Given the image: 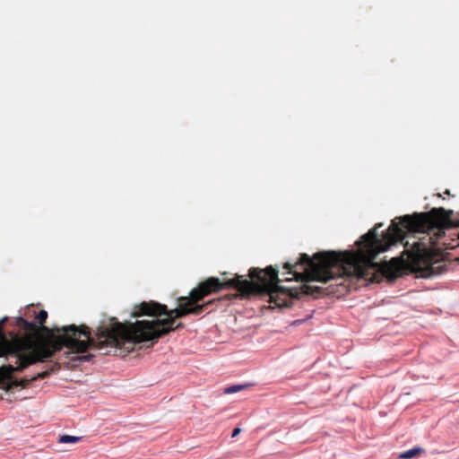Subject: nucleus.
Masks as SVG:
<instances>
[{"instance_id": "nucleus-1", "label": "nucleus", "mask_w": 459, "mask_h": 459, "mask_svg": "<svg viewBox=\"0 0 459 459\" xmlns=\"http://www.w3.org/2000/svg\"><path fill=\"white\" fill-rule=\"evenodd\" d=\"M452 211L433 208L428 212L414 213L395 218L379 238L377 224L356 242L357 250L343 252H317V282H327L339 278L356 277L371 282H380L383 278L394 281L402 275L403 260L393 258L381 264L375 262L379 253L391 246L403 242L408 233L425 234L408 249V263L411 271L421 278H429L444 272L446 264H441L437 254L430 248L435 244L431 234L437 239L444 235V230L450 226Z\"/></svg>"}, {"instance_id": "nucleus-5", "label": "nucleus", "mask_w": 459, "mask_h": 459, "mask_svg": "<svg viewBox=\"0 0 459 459\" xmlns=\"http://www.w3.org/2000/svg\"><path fill=\"white\" fill-rule=\"evenodd\" d=\"M248 276L251 281L244 279L243 276L236 275V277L230 280L221 281L215 277H209L205 281L200 282L196 288L193 289L189 296L192 301L196 304L203 300L206 296L219 292L224 289H235L238 290L243 296L257 295L261 292H269L271 298L278 297L279 291L272 290V281L276 279L277 274L272 267L250 268Z\"/></svg>"}, {"instance_id": "nucleus-8", "label": "nucleus", "mask_w": 459, "mask_h": 459, "mask_svg": "<svg viewBox=\"0 0 459 459\" xmlns=\"http://www.w3.org/2000/svg\"><path fill=\"white\" fill-rule=\"evenodd\" d=\"M82 439L81 437L63 435L58 438L59 443H76Z\"/></svg>"}, {"instance_id": "nucleus-12", "label": "nucleus", "mask_w": 459, "mask_h": 459, "mask_svg": "<svg viewBox=\"0 0 459 459\" xmlns=\"http://www.w3.org/2000/svg\"><path fill=\"white\" fill-rule=\"evenodd\" d=\"M316 291H317V297H318L321 294V289L319 287H317Z\"/></svg>"}, {"instance_id": "nucleus-6", "label": "nucleus", "mask_w": 459, "mask_h": 459, "mask_svg": "<svg viewBox=\"0 0 459 459\" xmlns=\"http://www.w3.org/2000/svg\"><path fill=\"white\" fill-rule=\"evenodd\" d=\"M47 318L48 312L46 310H40L39 312V314L35 316V322H29L22 317H18L16 319V325L21 331L23 332V335H17L19 337L31 335V338L34 342L48 339L50 336H65V333L64 328L66 326L53 327L50 329L43 325L47 321Z\"/></svg>"}, {"instance_id": "nucleus-2", "label": "nucleus", "mask_w": 459, "mask_h": 459, "mask_svg": "<svg viewBox=\"0 0 459 459\" xmlns=\"http://www.w3.org/2000/svg\"><path fill=\"white\" fill-rule=\"evenodd\" d=\"M196 304L191 297H180L178 306L168 309L166 305L155 301H143L134 306L133 316H148L156 317L154 320H137L134 323H120L111 317L108 324L100 325L95 331L97 348L104 355H108L117 349L130 351L134 344L160 338L169 333L183 328L182 323H176L177 318L189 314L200 315L204 307L212 303Z\"/></svg>"}, {"instance_id": "nucleus-11", "label": "nucleus", "mask_w": 459, "mask_h": 459, "mask_svg": "<svg viewBox=\"0 0 459 459\" xmlns=\"http://www.w3.org/2000/svg\"><path fill=\"white\" fill-rule=\"evenodd\" d=\"M240 431H241V429L239 428L234 429L233 431H232L231 437H237L240 433Z\"/></svg>"}, {"instance_id": "nucleus-7", "label": "nucleus", "mask_w": 459, "mask_h": 459, "mask_svg": "<svg viewBox=\"0 0 459 459\" xmlns=\"http://www.w3.org/2000/svg\"><path fill=\"white\" fill-rule=\"evenodd\" d=\"M423 449L421 447H414L399 455L400 459H411L415 456L423 453Z\"/></svg>"}, {"instance_id": "nucleus-13", "label": "nucleus", "mask_w": 459, "mask_h": 459, "mask_svg": "<svg viewBox=\"0 0 459 459\" xmlns=\"http://www.w3.org/2000/svg\"><path fill=\"white\" fill-rule=\"evenodd\" d=\"M91 356H84L82 357L83 359L88 360Z\"/></svg>"}, {"instance_id": "nucleus-10", "label": "nucleus", "mask_w": 459, "mask_h": 459, "mask_svg": "<svg viewBox=\"0 0 459 459\" xmlns=\"http://www.w3.org/2000/svg\"><path fill=\"white\" fill-rule=\"evenodd\" d=\"M49 375H50V371L46 370V371L38 373L35 377H32L31 380H35L36 381L38 379H43V378L48 377Z\"/></svg>"}, {"instance_id": "nucleus-3", "label": "nucleus", "mask_w": 459, "mask_h": 459, "mask_svg": "<svg viewBox=\"0 0 459 459\" xmlns=\"http://www.w3.org/2000/svg\"><path fill=\"white\" fill-rule=\"evenodd\" d=\"M6 320L5 317L0 321V357L13 356L16 364V366L0 367V385L6 390H12L18 386L27 387L34 380L31 378L14 379L13 374L22 371L37 362L48 360L56 352L60 351L63 347L76 353L85 352L89 348L99 351L95 334L91 336L90 328L84 325H68L64 328L65 336H50L48 339L34 342L31 335L19 337L17 333H13L8 339L3 330Z\"/></svg>"}, {"instance_id": "nucleus-9", "label": "nucleus", "mask_w": 459, "mask_h": 459, "mask_svg": "<svg viewBox=\"0 0 459 459\" xmlns=\"http://www.w3.org/2000/svg\"><path fill=\"white\" fill-rule=\"evenodd\" d=\"M248 386H249V385H234L227 387L225 389V393L226 394H234L238 391L244 390Z\"/></svg>"}, {"instance_id": "nucleus-14", "label": "nucleus", "mask_w": 459, "mask_h": 459, "mask_svg": "<svg viewBox=\"0 0 459 459\" xmlns=\"http://www.w3.org/2000/svg\"><path fill=\"white\" fill-rule=\"evenodd\" d=\"M408 246H409V242H408V241H406V242L404 243V247H405V248H408Z\"/></svg>"}, {"instance_id": "nucleus-4", "label": "nucleus", "mask_w": 459, "mask_h": 459, "mask_svg": "<svg viewBox=\"0 0 459 459\" xmlns=\"http://www.w3.org/2000/svg\"><path fill=\"white\" fill-rule=\"evenodd\" d=\"M272 267L277 274L276 279L272 281V290L279 291L278 297L271 298L272 293L261 292L257 296L268 298V302L273 304L271 307H290L293 299H300L302 296L313 295L316 289L307 282L316 281V254L312 256L301 254L299 259L291 264L287 262L283 264L285 272L281 273L283 279H279V270Z\"/></svg>"}]
</instances>
